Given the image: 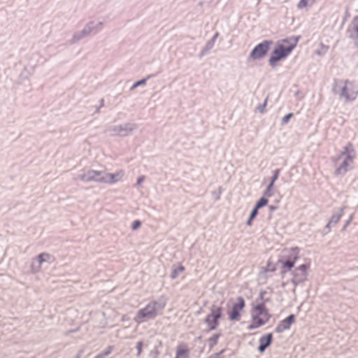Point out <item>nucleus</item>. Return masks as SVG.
<instances>
[{
  "instance_id": "nucleus-35",
  "label": "nucleus",
  "mask_w": 358,
  "mask_h": 358,
  "mask_svg": "<svg viewBox=\"0 0 358 358\" xmlns=\"http://www.w3.org/2000/svg\"><path fill=\"white\" fill-rule=\"evenodd\" d=\"M258 208L252 209V212H250V219H255L256 215H257Z\"/></svg>"
},
{
  "instance_id": "nucleus-13",
  "label": "nucleus",
  "mask_w": 358,
  "mask_h": 358,
  "mask_svg": "<svg viewBox=\"0 0 358 358\" xmlns=\"http://www.w3.org/2000/svg\"><path fill=\"white\" fill-rule=\"evenodd\" d=\"M123 176L124 172L122 170H120L115 173H109L105 172L104 181L102 182V184H115L120 181Z\"/></svg>"
},
{
  "instance_id": "nucleus-5",
  "label": "nucleus",
  "mask_w": 358,
  "mask_h": 358,
  "mask_svg": "<svg viewBox=\"0 0 358 358\" xmlns=\"http://www.w3.org/2000/svg\"><path fill=\"white\" fill-rule=\"evenodd\" d=\"M336 89H340V97L347 101L355 100L357 94V88L349 81L340 82L336 85Z\"/></svg>"
},
{
  "instance_id": "nucleus-4",
  "label": "nucleus",
  "mask_w": 358,
  "mask_h": 358,
  "mask_svg": "<svg viewBox=\"0 0 358 358\" xmlns=\"http://www.w3.org/2000/svg\"><path fill=\"white\" fill-rule=\"evenodd\" d=\"M137 129V124L126 122L120 124H113L107 128V132L111 136L127 137Z\"/></svg>"
},
{
  "instance_id": "nucleus-40",
  "label": "nucleus",
  "mask_w": 358,
  "mask_h": 358,
  "mask_svg": "<svg viewBox=\"0 0 358 358\" xmlns=\"http://www.w3.org/2000/svg\"><path fill=\"white\" fill-rule=\"evenodd\" d=\"M84 352V350L83 349H81L80 350L78 351V352H77L76 355H75L74 358H80L83 353Z\"/></svg>"
},
{
  "instance_id": "nucleus-3",
  "label": "nucleus",
  "mask_w": 358,
  "mask_h": 358,
  "mask_svg": "<svg viewBox=\"0 0 358 358\" xmlns=\"http://www.w3.org/2000/svg\"><path fill=\"white\" fill-rule=\"evenodd\" d=\"M250 316H252V323L248 327V331H252L264 326L271 319L268 310L262 303L252 305Z\"/></svg>"
},
{
  "instance_id": "nucleus-29",
  "label": "nucleus",
  "mask_w": 358,
  "mask_h": 358,
  "mask_svg": "<svg viewBox=\"0 0 358 358\" xmlns=\"http://www.w3.org/2000/svg\"><path fill=\"white\" fill-rule=\"evenodd\" d=\"M308 1L309 0H301V1H299V3H298V8L299 9H302L304 7L307 6ZM314 1H315V0H313V2H314Z\"/></svg>"
},
{
  "instance_id": "nucleus-8",
  "label": "nucleus",
  "mask_w": 358,
  "mask_h": 358,
  "mask_svg": "<svg viewBox=\"0 0 358 358\" xmlns=\"http://www.w3.org/2000/svg\"><path fill=\"white\" fill-rule=\"evenodd\" d=\"M309 265L303 264L299 265L298 268L294 269V273H292V283L295 286L303 283L308 278V270Z\"/></svg>"
},
{
  "instance_id": "nucleus-47",
  "label": "nucleus",
  "mask_w": 358,
  "mask_h": 358,
  "mask_svg": "<svg viewBox=\"0 0 358 358\" xmlns=\"http://www.w3.org/2000/svg\"><path fill=\"white\" fill-rule=\"evenodd\" d=\"M215 199H219V194H217V197H215Z\"/></svg>"
},
{
  "instance_id": "nucleus-22",
  "label": "nucleus",
  "mask_w": 358,
  "mask_h": 358,
  "mask_svg": "<svg viewBox=\"0 0 358 358\" xmlns=\"http://www.w3.org/2000/svg\"><path fill=\"white\" fill-rule=\"evenodd\" d=\"M284 253L285 254V257L287 258V260H292L294 253H296V259H299V249L297 248L285 250Z\"/></svg>"
},
{
  "instance_id": "nucleus-20",
  "label": "nucleus",
  "mask_w": 358,
  "mask_h": 358,
  "mask_svg": "<svg viewBox=\"0 0 358 358\" xmlns=\"http://www.w3.org/2000/svg\"><path fill=\"white\" fill-rule=\"evenodd\" d=\"M295 261H296V254L294 253L292 260H280V262L282 264V268H286L290 270L293 267Z\"/></svg>"
},
{
  "instance_id": "nucleus-6",
  "label": "nucleus",
  "mask_w": 358,
  "mask_h": 358,
  "mask_svg": "<svg viewBox=\"0 0 358 358\" xmlns=\"http://www.w3.org/2000/svg\"><path fill=\"white\" fill-rule=\"evenodd\" d=\"M222 313V308L217 306H211L210 313L206 317V325H208V330L215 331L218 325V320L221 317Z\"/></svg>"
},
{
  "instance_id": "nucleus-25",
  "label": "nucleus",
  "mask_w": 358,
  "mask_h": 358,
  "mask_svg": "<svg viewBox=\"0 0 358 358\" xmlns=\"http://www.w3.org/2000/svg\"><path fill=\"white\" fill-rule=\"evenodd\" d=\"M352 31H354V35L352 36L354 38L358 37V17L354 18V21H352Z\"/></svg>"
},
{
  "instance_id": "nucleus-12",
  "label": "nucleus",
  "mask_w": 358,
  "mask_h": 358,
  "mask_svg": "<svg viewBox=\"0 0 358 358\" xmlns=\"http://www.w3.org/2000/svg\"><path fill=\"white\" fill-rule=\"evenodd\" d=\"M243 307L244 299L239 296L238 297V303H234V306H232V310L231 314H229V320L231 321L238 320L240 315V312L243 309Z\"/></svg>"
},
{
  "instance_id": "nucleus-31",
  "label": "nucleus",
  "mask_w": 358,
  "mask_h": 358,
  "mask_svg": "<svg viewBox=\"0 0 358 358\" xmlns=\"http://www.w3.org/2000/svg\"><path fill=\"white\" fill-rule=\"evenodd\" d=\"M145 82H146V79H141V80L137 81V83H134V85H132L131 89L134 90L141 85H143L145 84Z\"/></svg>"
},
{
  "instance_id": "nucleus-14",
  "label": "nucleus",
  "mask_w": 358,
  "mask_h": 358,
  "mask_svg": "<svg viewBox=\"0 0 358 358\" xmlns=\"http://www.w3.org/2000/svg\"><path fill=\"white\" fill-rule=\"evenodd\" d=\"M294 322V315H290L285 320H282L278 323L277 327H275V332L280 334L289 329L290 326Z\"/></svg>"
},
{
  "instance_id": "nucleus-24",
  "label": "nucleus",
  "mask_w": 358,
  "mask_h": 358,
  "mask_svg": "<svg viewBox=\"0 0 358 358\" xmlns=\"http://www.w3.org/2000/svg\"><path fill=\"white\" fill-rule=\"evenodd\" d=\"M267 203H268V201L265 197H262L259 199V201H257V203H255L254 208L260 209L267 205Z\"/></svg>"
},
{
  "instance_id": "nucleus-30",
  "label": "nucleus",
  "mask_w": 358,
  "mask_h": 358,
  "mask_svg": "<svg viewBox=\"0 0 358 358\" xmlns=\"http://www.w3.org/2000/svg\"><path fill=\"white\" fill-rule=\"evenodd\" d=\"M141 226V222L136 220L132 222L131 229L132 230H137Z\"/></svg>"
},
{
  "instance_id": "nucleus-33",
  "label": "nucleus",
  "mask_w": 358,
  "mask_h": 358,
  "mask_svg": "<svg viewBox=\"0 0 358 358\" xmlns=\"http://www.w3.org/2000/svg\"><path fill=\"white\" fill-rule=\"evenodd\" d=\"M266 103H267V98L266 99V100H264L263 105L257 107V110H259V113H264V108H265V106H266Z\"/></svg>"
},
{
  "instance_id": "nucleus-16",
  "label": "nucleus",
  "mask_w": 358,
  "mask_h": 358,
  "mask_svg": "<svg viewBox=\"0 0 358 358\" xmlns=\"http://www.w3.org/2000/svg\"><path fill=\"white\" fill-rule=\"evenodd\" d=\"M272 334L270 333L259 338V352L263 353L271 343Z\"/></svg>"
},
{
  "instance_id": "nucleus-7",
  "label": "nucleus",
  "mask_w": 358,
  "mask_h": 358,
  "mask_svg": "<svg viewBox=\"0 0 358 358\" xmlns=\"http://www.w3.org/2000/svg\"><path fill=\"white\" fill-rule=\"evenodd\" d=\"M105 171L90 170L78 176V179L83 182H96L102 184L104 181Z\"/></svg>"
},
{
  "instance_id": "nucleus-34",
  "label": "nucleus",
  "mask_w": 358,
  "mask_h": 358,
  "mask_svg": "<svg viewBox=\"0 0 358 358\" xmlns=\"http://www.w3.org/2000/svg\"><path fill=\"white\" fill-rule=\"evenodd\" d=\"M292 113H287V115H286L284 118H282V124H285L287 122V121L289 120L290 117H292Z\"/></svg>"
},
{
  "instance_id": "nucleus-41",
  "label": "nucleus",
  "mask_w": 358,
  "mask_h": 358,
  "mask_svg": "<svg viewBox=\"0 0 358 358\" xmlns=\"http://www.w3.org/2000/svg\"><path fill=\"white\" fill-rule=\"evenodd\" d=\"M129 320V317L127 315H122V317H121V321L122 322H127Z\"/></svg>"
},
{
  "instance_id": "nucleus-10",
  "label": "nucleus",
  "mask_w": 358,
  "mask_h": 358,
  "mask_svg": "<svg viewBox=\"0 0 358 358\" xmlns=\"http://www.w3.org/2000/svg\"><path fill=\"white\" fill-rule=\"evenodd\" d=\"M294 45H291L288 48H285L283 46H278V48L273 50V53H271V56L270 59H268V62L273 66H275V63L280 61L281 59L286 57V55H289Z\"/></svg>"
},
{
  "instance_id": "nucleus-38",
  "label": "nucleus",
  "mask_w": 358,
  "mask_h": 358,
  "mask_svg": "<svg viewBox=\"0 0 358 358\" xmlns=\"http://www.w3.org/2000/svg\"><path fill=\"white\" fill-rule=\"evenodd\" d=\"M218 337H219V334H215V335L211 336V338H210V341L213 342V343L216 344V343H217Z\"/></svg>"
},
{
  "instance_id": "nucleus-17",
  "label": "nucleus",
  "mask_w": 358,
  "mask_h": 358,
  "mask_svg": "<svg viewBox=\"0 0 358 358\" xmlns=\"http://www.w3.org/2000/svg\"><path fill=\"white\" fill-rule=\"evenodd\" d=\"M271 301V296L267 295L266 291H261L259 294V297L255 299V301L252 305L262 304L265 306V304Z\"/></svg>"
},
{
  "instance_id": "nucleus-37",
  "label": "nucleus",
  "mask_w": 358,
  "mask_h": 358,
  "mask_svg": "<svg viewBox=\"0 0 358 358\" xmlns=\"http://www.w3.org/2000/svg\"><path fill=\"white\" fill-rule=\"evenodd\" d=\"M352 217H353L352 215H350L349 220H348L347 222H345L344 227H343V230H345L346 229V227H348V226L352 222Z\"/></svg>"
},
{
  "instance_id": "nucleus-1",
  "label": "nucleus",
  "mask_w": 358,
  "mask_h": 358,
  "mask_svg": "<svg viewBox=\"0 0 358 358\" xmlns=\"http://www.w3.org/2000/svg\"><path fill=\"white\" fill-rule=\"evenodd\" d=\"M166 303L167 299L164 296H160L157 300L148 302L144 308L136 312L134 317H133V321L139 324L155 320L162 314Z\"/></svg>"
},
{
  "instance_id": "nucleus-48",
  "label": "nucleus",
  "mask_w": 358,
  "mask_h": 358,
  "mask_svg": "<svg viewBox=\"0 0 358 358\" xmlns=\"http://www.w3.org/2000/svg\"><path fill=\"white\" fill-rule=\"evenodd\" d=\"M217 357H218V354H217V355H215V358H217Z\"/></svg>"
},
{
  "instance_id": "nucleus-2",
  "label": "nucleus",
  "mask_w": 358,
  "mask_h": 358,
  "mask_svg": "<svg viewBox=\"0 0 358 358\" xmlns=\"http://www.w3.org/2000/svg\"><path fill=\"white\" fill-rule=\"evenodd\" d=\"M355 152L352 144L348 143L343 148V151L334 159L335 164V176H345L352 166L353 159H355Z\"/></svg>"
},
{
  "instance_id": "nucleus-23",
  "label": "nucleus",
  "mask_w": 358,
  "mask_h": 358,
  "mask_svg": "<svg viewBox=\"0 0 358 358\" xmlns=\"http://www.w3.org/2000/svg\"><path fill=\"white\" fill-rule=\"evenodd\" d=\"M112 350H113V346L108 345V347H107L106 349H105V350L103 352H102L99 353V355L95 356L94 358H105L111 354Z\"/></svg>"
},
{
  "instance_id": "nucleus-46",
  "label": "nucleus",
  "mask_w": 358,
  "mask_h": 358,
  "mask_svg": "<svg viewBox=\"0 0 358 358\" xmlns=\"http://www.w3.org/2000/svg\"><path fill=\"white\" fill-rule=\"evenodd\" d=\"M217 37H218V33L215 34V35L213 36V39H211L210 41H213V42H215V40H216V38H217Z\"/></svg>"
},
{
  "instance_id": "nucleus-26",
  "label": "nucleus",
  "mask_w": 358,
  "mask_h": 358,
  "mask_svg": "<svg viewBox=\"0 0 358 358\" xmlns=\"http://www.w3.org/2000/svg\"><path fill=\"white\" fill-rule=\"evenodd\" d=\"M86 37V36L85 35H82L79 33H76L74 34V35H73V37H72V39H71V43H76L78 42V41L81 40L83 38H85Z\"/></svg>"
},
{
  "instance_id": "nucleus-15",
  "label": "nucleus",
  "mask_w": 358,
  "mask_h": 358,
  "mask_svg": "<svg viewBox=\"0 0 358 358\" xmlns=\"http://www.w3.org/2000/svg\"><path fill=\"white\" fill-rule=\"evenodd\" d=\"M101 26H102V23L101 22L94 24L93 22H90L89 24H87V25L84 27L83 29H82L80 31H78V33L87 36L91 34V32L100 29Z\"/></svg>"
},
{
  "instance_id": "nucleus-27",
  "label": "nucleus",
  "mask_w": 358,
  "mask_h": 358,
  "mask_svg": "<svg viewBox=\"0 0 358 358\" xmlns=\"http://www.w3.org/2000/svg\"><path fill=\"white\" fill-rule=\"evenodd\" d=\"M213 45H214L213 41H210L206 43V47H204L203 52H201V55H204L208 50H210L212 48V47H213Z\"/></svg>"
},
{
  "instance_id": "nucleus-21",
  "label": "nucleus",
  "mask_w": 358,
  "mask_h": 358,
  "mask_svg": "<svg viewBox=\"0 0 358 358\" xmlns=\"http://www.w3.org/2000/svg\"><path fill=\"white\" fill-rule=\"evenodd\" d=\"M185 270V268L182 265H180L177 267L173 266L171 270V279H176V278L178 277V274L182 273Z\"/></svg>"
},
{
  "instance_id": "nucleus-45",
  "label": "nucleus",
  "mask_w": 358,
  "mask_h": 358,
  "mask_svg": "<svg viewBox=\"0 0 358 358\" xmlns=\"http://www.w3.org/2000/svg\"><path fill=\"white\" fill-rule=\"evenodd\" d=\"M268 209H270V211H274L276 209V207L274 206H268Z\"/></svg>"
},
{
  "instance_id": "nucleus-28",
  "label": "nucleus",
  "mask_w": 358,
  "mask_h": 358,
  "mask_svg": "<svg viewBox=\"0 0 358 358\" xmlns=\"http://www.w3.org/2000/svg\"><path fill=\"white\" fill-rule=\"evenodd\" d=\"M142 348H143V343L142 341H138L136 343V357H140L141 356L142 353Z\"/></svg>"
},
{
  "instance_id": "nucleus-42",
  "label": "nucleus",
  "mask_w": 358,
  "mask_h": 358,
  "mask_svg": "<svg viewBox=\"0 0 358 358\" xmlns=\"http://www.w3.org/2000/svg\"><path fill=\"white\" fill-rule=\"evenodd\" d=\"M332 226V223H327V225H326V229L327 230H328V232H329L331 231V227Z\"/></svg>"
},
{
  "instance_id": "nucleus-11",
  "label": "nucleus",
  "mask_w": 358,
  "mask_h": 358,
  "mask_svg": "<svg viewBox=\"0 0 358 358\" xmlns=\"http://www.w3.org/2000/svg\"><path fill=\"white\" fill-rule=\"evenodd\" d=\"M271 41H263L259 44L254 49H252V52H250V58L253 59H259L265 55H266L267 51H268L269 45H271Z\"/></svg>"
},
{
  "instance_id": "nucleus-36",
  "label": "nucleus",
  "mask_w": 358,
  "mask_h": 358,
  "mask_svg": "<svg viewBox=\"0 0 358 358\" xmlns=\"http://www.w3.org/2000/svg\"><path fill=\"white\" fill-rule=\"evenodd\" d=\"M272 189H266L264 191V196L271 197L272 196Z\"/></svg>"
},
{
  "instance_id": "nucleus-19",
  "label": "nucleus",
  "mask_w": 358,
  "mask_h": 358,
  "mask_svg": "<svg viewBox=\"0 0 358 358\" xmlns=\"http://www.w3.org/2000/svg\"><path fill=\"white\" fill-rule=\"evenodd\" d=\"M346 209V206H343L341 207L340 210H338V212L337 213L333 214L331 215L330 220H329L328 222H330V224H333V226H336V224H338L339 220L343 216V212Z\"/></svg>"
},
{
  "instance_id": "nucleus-39",
  "label": "nucleus",
  "mask_w": 358,
  "mask_h": 358,
  "mask_svg": "<svg viewBox=\"0 0 358 358\" xmlns=\"http://www.w3.org/2000/svg\"><path fill=\"white\" fill-rule=\"evenodd\" d=\"M143 180H144V176L139 177L138 180H137L136 185L139 187Z\"/></svg>"
},
{
  "instance_id": "nucleus-32",
  "label": "nucleus",
  "mask_w": 358,
  "mask_h": 358,
  "mask_svg": "<svg viewBox=\"0 0 358 358\" xmlns=\"http://www.w3.org/2000/svg\"><path fill=\"white\" fill-rule=\"evenodd\" d=\"M279 169H277L273 172V176L271 177V182H275L278 178Z\"/></svg>"
},
{
  "instance_id": "nucleus-43",
  "label": "nucleus",
  "mask_w": 358,
  "mask_h": 358,
  "mask_svg": "<svg viewBox=\"0 0 358 358\" xmlns=\"http://www.w3.org/2000/svg\"><path fill=\"white\" fill-rule=\"evenodd\" d=\"M274 182L271 181L270 184H268V187H266V189H272L273 188Z\"/></svg>"
},
{
  "instance_id": "nucleus-49",
  "label": "nucleus",
  "mask_w": 358,
  "mask_h": 358,
  "mask_svg": "<svg viewBox=\"0 0 358 358\" xmlns=\"http://www.w3.org/2000/svg\"><path fill=\"white\" fill-rule=\"evenodd\" d=\"M176 358H178V357H176Z\"/></svg>"
},
{
  "instance_id": "nucleus-44",
  "label": "nucleus",
  "mask_w": 358,
  "mask_h": 358,
  "mask_svg": "<svg viewBox=\"0 0 358 358\" xmlns=\"http://www.w3.org/2000/svg\"><path fill=\"white\" fill-rule=\"evenodd\" d=\"M253 218H248V222H246V225L251 226V222H252Z\"/></svg>"
},
{
  "instance_id": "nucleus-9",
  "label": "nucleus",
  "mask_w": 358,
  "mask_h": 358,
  "mask_svg": "<svg viewBox=\"0 0 358 358\" xmlns=\"http://www.w3.org/2000/svg\"><path fill=\"white\" fill-rule=\"evenodd\" d=\"M52 255L46 252H42L37 255V257L32 259L30 265V272L36 274L40 272L41 266L44 262H50L52 260Z\"/></svg>"
},
{
  "instance_id": "nucleus-18",
  "label": "nucleus",
  "mask_w": 358,
  "mask_h": 358,
  "mask_svg": "<svg viewBox=\"0 0 358 358\" xmlns=\"http://www.w3.org/2000/svg\"><path fill=\"white\" fill-rule=\"evenodd\" d=\"M178 358H188V349L185 343H180L176 349V357Z\"/></svg>"
}]
</instances>
